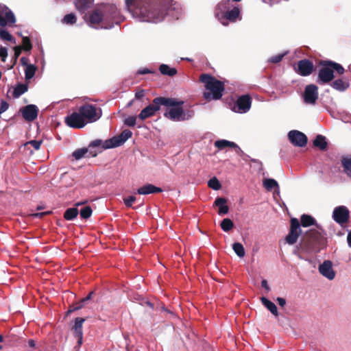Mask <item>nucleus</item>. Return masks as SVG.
Returning <instances> with one entry per match:
<instances>
[{
	"label": "nucleus",
	"mask_w": 351,
	"mask_h": 351,
	"mask_svg": "<svg viewBox=\"0 0 351 351\" xmlns=\"http://www.w3.org/2000/svg\"><path fill=\"white\" fill-rule=\"evenodd\" d=\"M119 19V12L116 5H104L93 12L89 16L88 23L96 28L99 27L108 29L113 27L112 24H108L110 21H114V23H118Z\"/></svg>",
	"instance_id": "obj_1"
},
{
	"label": "nucleus",
	"mask_w": 351,
	"mask_h": 351,
	"mask_svg": "<svg viewBox=\"0 0 351 351\" xmlns=\"http://www.w3.org/2000/svg\"><path fill=\"white\" fill-rule=\"evenodd\" d=\"M134 0H125V5L128 10L132 13L133 17L140 21L158 23L163 20L164 14L158 9H153L149 6L136 7L134 10L132 8Z\"/></svg>",
	"instance_id": "obj_2"
},
{
	"label": "nucleus",
	"mask_w": 351,
	"mask_h": 351,
	"mask_svg": "<svg viewBox=\"0 0 351 351\" xmlns=\"http://www.w3.org/2000/svg\"><path fill=\"white\" fill-rule=\"evenodd\" d=\"M215 15L218 21L224 26L228 25V22H236L241 20L240 8L234 5L230 0H223L216 6Z\"/></svg>",
	"instance_id": "obj_3"
},
{
	"label": "nucleus",
	"mask_w": 351,
	"mask_h": 351,
	"mask_svg": "<svg viewBox=\"0 0 351 351\" xmlns=\"http://www.w3.org/2000/svg\"><path fill=\"white\" fill-rule=\"evenodd\" d=\"M164 99L168 101L167 104H162V106L167 107L164 114L166 118L173 121H183L190 119L193 116L192 111L186 112L182 108L183 101L166 97H164Z\"/></svg>",
	"instance_id": "obj_4"
},
{
	"label": "nucleus",
	"mask_w": 351,
	"mask_h": 351,
	"mask_svg": "<svg viewBox=\"0 0 351 351\" xmlns=\"http://www.w3.org/2000/svg\"><path fill=\"white\" fill-rule=\"evenodd\" d=\"M199 80L204 84V97L207 101L217 100L222 97L224 84L221 82L207 74L202 75Z\"/></svg>",
	"instance_id": "obj_5"
},
{
	"label": "nucleus",
	"mask_w": 351,
	"mask_h": 351,
	"mask_svg": "<svg viewBox=\"0 0 351 351\" xmlns=\"http://www.w3.org/2000/svg\"><path fill=\"white\" fill-rule=\"evenodd\" d=\"M167 104L168 101L165 100L164 97H156L154 99L152 104H149L141 111L138 118L141 121H144L146 119L152 117L160 110V106H162V104Z\"/></svg>",
	"instance_id": "obj_6"
},
{
	"label": "nucleus",
	"mask_w": 351,
	"mask_h": 351,
	"mask_svg": "<svg viewBox=\"0 0 351 351\" xmlns=\"http://www.w3.org/2000/svg\"><path fill=\"white\" fill-rule=\"evenodd\" d=\"M80 110L87 123L95 122L102 115L101 108H97L92 104L82 106Z\"/></svg>",
	"instance_id": "obj_7"
},
{
	"label": "nucleus",
	"mask_w": 351,
	"mask_h": 351,
	"mask_svg": "<svg viewBox=\"0 0 351 351\" xmlns=\"http://www.w3.org/2000/svg\"><path fill=\"white\" fill-rule=\"evenodd\" d=\"M132 135L129 130H124L119 135L113 136L112 138L104 141L103 148L110 149L119 147L123 145Z\"/></svg>",
	"instance_id": "obj_8"
},
{
	"label": "nucleus",
	"mask_w": 351,
	"mask_h": 351,
	"mask_svg": "<svg viewBox=\"0 0 351 351\" xmlns=\"http://www.w3.org/2000/svg\"><path fill=\"white\" fill-rule=\"evenodd\" d=\"M66 123L73 128H82L87 124L80 109L78 112H74L66 117Z\"/></svg>",
	"instance_id": "obj_9"
},
{
	"label": "nucleus",
	"mask_w": 351,
	"mask_h": 351,
	"mask_svg": "<svg viewBox=\"0 0 351 351\" xmlns=\"http://www.w3.org/2000/svg\"><path fill=\"white\" fill-rule=\"evenodd\" d=\"M301 234V229L300 228L299 221L295 218L291 219V228L289 233L286 237V242L289 245L294 244Z\"/></svg>",
	"instance_id": "obj_10"
},
{
	"label": "nucleus",
	"mask_w": 351,
	"mask_h": 351,
	"mask_svg": "<svg viewBox=\"0 0 351 351\" xmlns=\"http://www.w3.org/2000/svg\"><path fill=\"white\" fill-rule=\"evenodd\" d=\"M301 224L303 227H308L312 225H315L317 228L316 234L311 233V236L315 239L318 240L324 237V230L319 225L315 224V219L311 215H302L301 217Z\"/></svg>",
	"instance_id": "obj_11"
},
{
	"label": "nucleus",
	"mask_w": 351,
	"mask_h": 351,
	"mask_svg": "<svg viewBox=\"0 0 351 351\" xmlns=\"http://www.w3.org/2000/svg\"><path fill=\"white\" fill-rule=\"evenodd\" d=\"M16 22L14 13L5 5H0V26L4 27Z\"/></svg>",
	"instance_id": "obj_12"
},
{
	"label": "nucleus",
	"mask_w": 351,
	"mask_h": 351,
	"mask_svg": "<svg viewBox=\"0 0 351 351\" xmlns=\"http://www.w3.org/2000/svg\"><path fill=\"white\" fill-rule=\"evenodd\" d=\"M288 138L291 143L297 147H302L307 143L306 136L298 130H291L288 133Z\"/></svg>",
	"instance_id": "obj_13"
},
{
	"label": "nucleus",
	"mask_w": 351,
	"mask_h": 351,
	"mask_svg": "<svg viewBox=\"0 0 351 351\" xmlns=\"http://www.w3.org/2000/svg\"><path fill=\"white\" fill-rule=\"evenodd\" d=\"M304 101L307 104H315L318 98V88L314 84H309L306 86L304 95Z\"/></svg>",
	"instance_id": "obj_14"
},
{
	"label": "nucleus",
	"mask_w": 351,
	"mask_h": 351,
	"mask_svg": "<svg viewBox=\"0 0 351 351\" xmlns=\"http://www.w3.org/2000/svg\"><path fill=\"white\" fill-rule=\"evenodd\" d=\"M318 269L319 273L329 280H332L335 278V271L332 267V263L329 260L324 261L319 265Z\"/></svg>",
	"instance_id": "obj_15"
},
{
	"label": "nucleus",
	"mask_w": 351,
	"mask_h": 351,
	"mask_svg": "<svg viewBox=\"0 0 351 351\" xmlns=\"http://www.w3.org/2000/svg\"><path fill=\"white\" fill-rule=\"evenodd\" d=\"M332 218L338 223H346L349 218V210L345 206H338L333 210Z\"/></svg>",
	"instance_id": "obj_16"
},
{
	"label": "nucleus",
	"mask_w": 351,
	"mask_h": 351,
	"mask_svg": "<svg viewBox=\"0 0 351 351\" xmlns=\"http://www.w3.org/2000/svg\"><path fill=\"white\" fill-rule=\"evenodd\" d=\"M22 116L27 121H32L36 119L38 113V108L36 105L29 104L20 110Z\"/></svg>",
	"instance_id": "obj_17"
},
{
	"label": "nucleus",
	"mask_w": 351,
	"mask_h": 351,
	"mask_svg": "<svg viewBox=\"0 0 351 351\" xmlns=\"http://www.w3.org/2000/svg\"><path fill=\"white\" fill-rule=\"evenodd\" d=\"M250 97L248 95H243L238 98L234 109L239 113H245L250 110Z\"/></svg>",
	"instance_id": "obj_18"
},
{
	"label": "nucleus",
	"mask_w": 351,
	"mask_h": 351,
	"mask_svg": "<svg viewBox=\"0 0 351 351\" xmlns=\"http://www.w3.org/2000/svg\"><path fill=\"white\" fill-rule=\"evenodd\" d=\"M313 69V64L308 60H300L298 63V71L303 76L309 75Z\"/></svg>",
	"instance_id": "obj_19"
},
{
	"label": "nucleus",
	"mask_w": 351,
	"mask_h": 351,
	"mask_svg": "<svg viewBox=\"0 0 351 351\" xmlns=\"http://www.w3.org/2000/svg\"><path fill=\"white\" fill-rule=\"evenodd\" d=\"M318 77L322 83L329 82L334 78L333 70L329 66H325L319 70Z\"/></svg>",
	"instance_id": "obj_20"
},
{
	"label": "nucleus",
	"mask_w": 351,
	"mask_h": 351,
	"mask_svg": "<svg viewBox=\"0 0 351 351\" xmlns=\"http://www.w3.org/2000/svg\"><path fill=\"white\" fill-rule=\"evenodd\" d=\"M85 319L84 318L77 317L75 320V324L73 326L74 333L76 337L78 338V343L80 345L82 343L83 332L82 325Z\"/></svg>",
	"instance_id": "obj_21"
},
{
	"label": "nucleus",
	"mask_w": 351,
	"mask_h": 351,
	"mask_svg": "<svg viewBox=\"0 0 351 351\" xmlns=\"http://www.w3.org/2000/svg\"><path fill=\"white\" fill-rule=\"evenodd\" d=\"M215 206L219 208L218 214L219 215H226L229 211V208L227 206V200L223 197H218L215 200Z\"/></svg>",
	"instance_id": "obj_22"
},
{
	"label": "nucleus",
	"mask_w": 351,
	"mask_h": 351,
	"mask_svg": "<svg viewBox=\"0 0 351 351\" xmlns=\"http://www.w3.org/2000/svg\"><path fill=\"white\" fill-rule=\"evenodd\" d=\"M350 83L348 79H337L333 81L331 86L340 92L346 90L349 87Z\"/></svg>",
	"instance_id": "obj_23"
},
{
	"label": "nucleus",
	"mask_w": 351,
	"mask_h": 351,
	"mask_svg": "<svg viewBox=\"0 0 351 351\" xmlns=\"http://www.w3.org/2000/svg\"><path fill=\"white\" fill-rule=\"evenodd\" d=\"M162 189L160 188L156 187L152 184H146L138 189L137 193L140 195H148L155 193L161 192Z\"/></svg>",
	"instance_id": "obj_24"
},
{
	"label": "nucleus",
	"mask_w": 351,
	"mask_h": 351,
	"mask_svg": "<svg viewBox=\"0 0 351 351\" xmlns=\"http://www.w3.org/2000/svg\"><path fill=\"white\" fill-rule=\"evenodd\" d=\"M261 300L263 304L275 316L278 315V308L276 304L267 299L265 297H262Z\"/></svg>",
	"instance_id": "obj_25"
},
{
	"label": "nucleus",
	"mask_w": 351,
	"mask_h": 351,
	"mask_svg": "<svg viewBox=\"0 0 351 351\" xmlns=\"http://www.w3.org/2000/svg\"><path fill=\"white\" fill-rule=\"evenodd\" d=\"M37 69V66L34 64L27 65V66L25 67L24 70L25 80L29 81L31 79H32L35 75Z\"/></svg>",
	"instance_id": "obj_26"
},
{
	"label": "nucleus",
	"mask_w": 351,
	"mask_h": 351,
	"mask_svg": "<svg viewBox=\"0 0 351 351\" xmlns=\"http://www.w3.org/2000/svg\"><path fill=\"white\" fill-rule=\"evenodd\" d=\"M28 90V86L25 84H17L14 88L12 95L14 98H19L21 95L26 93Z\"/></svg>",
	"instance_id": "obj_27"
},
{
	"label": "nucleus",
	"mask_w": 351,
	"mask_h": 351,
	"mask_svg": "<svg viewBox=\"0 0 351 351\" xmlns=\"http://www.w3.org/2000/svg\"><path fill=\"white\" fill-rule=\"evenodd\" d=\"M214 145L217 148H218L220 150L223 149L224 148L228 147H236L235 143L225 139L216 141Z\"/></svg>",
	"instance_id": "obj_28"
},
{
	"label": "nucleus",
	"mask_w": 351,
	"mask_h": 351,
	"mask_svg": "<svg viewBox=\"0 0 351 351\" xmlns=\"http://www.w3.org/2000/svg\"><path fill=\"white\" fill-rule=\"evenodd\" d=\"M159 70L162 75L169 76H173L177 73L175 68L170 67L169 65L165 64L160 66Z\"/></svg>",
	"instance_id": "obj_29"
},
{
	"label": "nucleus",
	"mask_w": 351,
	"mask_h": 351,
	"mask_svg": "<svg viewBox=\"0 0 351 351\" xmlns=\"http://www.w3.org/2000/svg\"><path fill=\"white\" fill-rule=\"evenodd\" d=\"M324 66H329L330 67L332 68V69L334 71H336L337 73L339 75H341L344 73L345 70L343 69V67L338 64V63H336V62H332V61H327V62H325L324 64H323Z\"/></svg>",
	"instance_id": "obj_30"
},
{
	"label": "nucleus",
	"mask_w": 351,
	"mask_h": 351,
	"mask_svg": "<svg viewBox=\"0 0 351 351\" xmlns=\"http://www.w3.org/2000/svg\"><path fill=\"white\" fill-rule=\"evenodd\" d=\"M313 144L315 147H319L321 149H324L327 146V143L324 136L317 135L314 140Z\"/></svg>",
	"instance_id": "obj_31"
},
{
	"label": "nucleus",
	"mask_w": 351,
	"mask_h": 351,
	"mask_svg": "<svg viewBox=\"0 0 351 351\" xmlns=\"http://www.w3.org/2000/svg\"><path fill=\"white\" fill-rule=\"evenodd\" d=\"M232 249H233L234 252H235V254L239 258L244 257L245 252V249L241 243H238V242L234 243L232 245Z\"/></svg>",
	"instance_id": "obj_32"
},
{
	"label": "nucleus",
	"mask_w": 351,
	"mask_h": 351,
	"mask_svg": "<svg viewBox=\"0 0 351 351\" xmlns=\"http://www.w3.org/2000/svg\"><path fill=\"white\" fill-rule=\"evenodd\" d=\"M341 164L345 173L351 178V157L343 158Z\"/></svg>",
	"instance_id": "obj_33"
},
{
	"label": "nucleus",
	"mask_w": 351,
	"mask_h": 351,
	"mask_svg": "<svg viewBox=\"0 0 351 351\" xmlns=\"http://www.w3.org/2000/svg\"><path fill=\"white\" fill-rule=\"evenodd\" d=\"M77 214H78V210L76 208H68L65 211L64 217L66 220H73L77 216Z\"/></svg>",
	"instance_id": "obj_34"
},
{
	"label": "nucleus",
	"mask_w": 351,
	"mask_h": 351,
	"mask_svg": "<svg viewBox=\"0 0 351 351\" xmlns=\"http://www.w3.org/2000/svg\"><path fill=\"white\" fill-rule=\"evenodd\" d=\"M263 186L268 191L271 190L273 188H278V182L271 178H267L263 180Z\"/></svg>",
	"instance_id": "obj_35"
},
{
	"label": "nucleus",
	"mask_w": 351,
	"mask_h": 351,
	"mask_svg": "<svg viewBox=\"0 0 351 351\" xmlns=\"http://www.w3.org/2000/svg\"><path fill=\"white\" fill-rule=\"evenodd\" d=\"M220 226L224 232H228L233 228L234 223L231 219L226 218L222 220Z\"/></svg>",
	"instance_id": "obj_36"
},
{
	"label": "nucleus",
	"mask_w": 351,
	"mask_h": 351,
	"mask_svg": "<svg viewBox=\"0 0 351 351\" xmlns=\"http://www.w3.org/2000/svg\"><path fill=\"white\" fill-rule=\"evenodd\" d=\"M88 149L86 148L79 149L75 150L73 153V156L75 160H80L84 157V156L87 154Z\"/></svg>",
	"instance_id": "obj_37"
},
{
	"label": "nucleus",
	"mask_w": 351,
	"mask_h": 351,
	"mask_svg": "<svg viewBox=\"0 0 351 351\" xmlns=\"http://www.w3.org/2000/svg\"><path fill=\"white\" fill-rule=\"evenodd\" d=\"M93 210L90 206H86L81 209L80 216L82 219H88L92 215Z\"/></svg>",
	"instance_id": "obj_38"
},
{
	"label": "nucleus",
	"mask_w": 351,
	"mask_h": 351,
	"mask_svg": "<svg viewBox=\"0 0 351 351\" xmlns=\"http://www.w3.org/2000/svg\"><path fill=\"white\" fill-rule=\"evenodd\" d=\"M208 185L210 188L213 190H219L221 188V184L219 180L216 178H211L208 182Z\"/></svg>",
	"instance_id": "obj_39"
},
{
	"label": "nucleus",
	"mask_w": 351,
	"mask_h": 351,
	"mask_svg": "<svg viewBox=\"0 0 351 351\" xmlns=\"http://www.w3.org/2000/svg\"><path fill=\"white\" fill-rule=\"evenodd\" d=\"M76 21L75 16L73 14H69L64 16L62 22L65 24H73Z\"/></svg>",
	"instance_id": "obj_40"
},
{
	"label": "nucleus",
	"mask_w": 351,
	"mask_h": 351,
	"mask_svg": "<svg viewBox=\"0 0 351 351\" xmlns=\"http://www.w3.org/2000/svg\"><path fill=\"white\" fill-rule=\"evenodd\" d=\"M23 49H24L26 51H30L32 45L30 42V40L27 36L23 37V47H21Z\"/></svg>",
	"instance_id": "obj_41"
},
{
	"label": "nucleus",
	"mask_w": 351,
	"mask_h": 351,
	"mask_svg": "<svg viewBox=\"0 0 351 351\" xmlns=\"http://www.w3.org/2000/svg\"><path fill=\"white\" fill-rule=\"evenodd\" d=\"M137 118L136 116H130L125 119L124 123L128 126L134 127L136 125Z\"/></svg>",
	"instance_id": "obj_42"
},
{
	"label": "nucleus",
	"mask_w": 351,
	"mask_h": 351,
	"mask_svg": "<svg viewBox=\"0 0 351 351\" xmlns=\"http://www.w3.org/2000/svg\"><path fill=\"white\" fill-rule=\"evenodd\" d=\"M0 38L3 40H12V36L6 29H0Z\"/></svg>",
	"instance_id": "obj_43"
},
{
	"label": "nucleus",
	"mask_w": 351,
	"mask_h": 351,
	"mask_svg": "<svg viewBox=\"0 0 351 351\" xmlns=\"http://www.w3.org/2000/svg\"><path fill=\"white\" fill-rule=\"evenodd\" d=\"M286 53H283L274 56L269 59V62L272 63H278L282 60V58L286 55Z\"/></svg>",
	"instance_id": "obj_44"
},
{
	"label": "nucleus",
	"mask_w": 351,
	"mask_h": 351,
	"mask_svg": "<svg viewBox=\"0 0 351 351\" xmlns=\"http://www.w3.org/2000/svg\"><path fill=\"white\" fill-rule=\"evenodd\" d=\"M8 55L7 48L5 47H0V58L2 62H5Z\"/></svg>",
	"instance_id": "obj_45"
},
{
	"label": "nucleus",
	"mask_w": 351,
	"mask_h": 351,
	"mask_svg": "<svg viewBox=\"0 0 351 351\" xmlns=\"http://www.w3.org/2000/svg\"><path fill=\"white\" fill-rule=\"evenodd\" d=\"M42 141H35L32 140L26 143V145H31L36 150H38L40 149Z\"/></svg>",
	"instance_id": "obj_46"
},
{
	"label": "nucleus",
	"mask_w": 351,
	"mask_h": 351,
	"mask_svg": "<svg viewBox=\"0 0 351 351\" xmlns=\"http://www.w3.org/2000/svg\"><path fill=\"white\" fill-rule=\"evenodd\" d=\"M136 200V197L134 196H130L128 198H124L123 202L126 206L131 207L132 206L133 202Z\"/></svg>",
	"instance_id": "obj_47"
},
{
	"label": "nucleus",
	"mask_w": 351,
	"mask_h": 351,
	"mask_svg": "<svg viewBox=\"0 0 351 351\" xmlns=\"http://www.w3.org/2000/svg\"><path fill=\"white\" fill-rule=\"evenodd\" d=\"M8 108V104L5 101L2 100L1 101L0 104V114L5 112Z\"/></svg>",
	"instance_id": "obj_48"
},
{
	"label": "nucleus",
	"mask_w": 351,
	"mask_h": 351,
	"mask_svg": "<svg viewBox=\"0 0 351 351\" xmlns=\"http://www.w3.org/2000/svg\"><path fill=\"white\" fill-rule=\"evenodd\" d=\"M22 47L21 46H16L14 47V56H15V58H18V57L19 56V55L21 54V50H22Z\"/></svg>",
	"instance_id": "obj_49"
},
{
	"label": "nucleus",
	"mask_w": 351,
	"mask_h": 351,
	"mask_svg": "<svg viewBox=\"0 0 351 351\" xmlns=\"http://www.w3.org/2000/svg\"><path fill=\"white\" fill-rule=\"evenodd\" d=\"M103 144H104V142L102 141L95 140L90 143V145L93 147H97V146L101 145V147H103Z\"/></svg>",
	"instance_id": "obj_50"
},
{
	"label": "nucleus",
	"mask_w": 351,
	"mask_h": 351,
	"mask_svg": "<svg viewBox=\"0 0 351 351\" xmlns=\"http://www.w3.org/2000/svg\"><path fill=\"white\" fill-rule=\"evenodd\" d=\"M21 64L23 66H27V65H29L30 64L29 63V61H28V59L25 57H22L21 58Z\"/></svg>",
	"instance_id": "obj_51"
},
{
	"label": "nucleus",
	"mask_w": 351,
	"mask_h": 351,
	"mask_svg": "<svg viewBox=\"0 0 351 351\" xmlns=\"http://www.w3.org/2000/svg\"><path fill=\"white\" fill-rule=\"evenodd\" d=\"M261 286L266 289L268 292L270 290V288L268 285L267 281L266 280H263L261 282Z\"/></svg>",
	"instance_id": "obj_52"
},
{
	"label": "nucleus",
	"mask_w": 351,
	"mask_h": 351,
	"mask_svg": "<svg viewBox=\"0 0 351 351\" xmlns=\"http://www.w3.org/2000/svg\"><path fill=\"white\" fill-rule=\"evenodd\" d=\"M83 306H84V304L81 303V302H80L78 305H77L76 306L73 307L72 309L69 310V313L80 310V308H82L83 307Z\"/></svg>",
	"instance_id": "obj_53"
},
{
	"label": "nucleus",
	"mask_w": 351,
	"mask_h": 351,
	"mask_svg": "<svg viewBox=\"0 0 351 351\" xmlns=\"http://www.w3.org/2000/svg\"><path fill=\"white\" fill-rule=\"evenodd\" d=\"M277 302H278L279 305L282 307H283L286 304V301L282 298H278Z\"/></svg>",
	"instance_id": "obj_54"
},
{
	"label": "nucleus",
	"mask_w": 351,
	"mask_h": 351,
	"mask_svg": "<svg viewBox=\"0 0 351 351\" xmlns=\"http://www.w3.org/2000/svg\"><path fill=\"white\" fill-rule=\"evenodd\" d=\"M47 213H49V212L36 213L32 214V216L34 217H39V218H40L43 216L47 215Z\"/></svg>",
	"instance_id": "obj_55"
},
{
	"label": "nucleus",
	"mask_w": 351,
	"mask_h": 351,
	"mask_svg": "<svg viewBox=\"0 0 351 351\" xmlns=\"http://www.w3.org/2000/svg\"><path fill=\"white\" fill-rule=\"evenodd\" d=\"M93 294V292H90L86 298L81 300V303L84 304L86 301L89 300L91 298Z\"/></svg>",
	"instance_id": "obj_56"
},
{
	"label": "nucleus",
	"mask_w": 351,
	"mask_h": 351,
	"mask_svg": "<svg viewBox=\"0 0 351 351\" xmlns=\"http://www.w3.org/2000/svg\"><path fill=\"white\" fill-rule=\"evenodd\" d=\"M150 73L151 71L148 69H142L138 71V74H147Z\"/></svg>",
	"instance_id": "obj_57"
},
{
	"label": "nucleus",
	"mask_w": 351,
	"mask_h": 351,
	"mask_svg": "<svg viewBox=\"0 0 351 351\" xmlns=\"http://www.w3.org/2000/svg\"><path fill=\"white\" fill-rule=\"evenodd\" d=\"M75 5H76V7L82 10L86 9L88 5H85L83 8H80L81 6V1H77L76 3H75Z\"/></svg>",
	"instance_id": "obj_58"
},
{
	"label": "nucleus",
	"mask_w": 351,
	"mask_h": 351,
	"mask_svg": "<svg viewBox=\"0 0 351 351\" xmlns=\"http://www.w3.org/2000/svg\"><path fill=\"white\" fill-rule=\"evenodd\" d=\"M232 148L235 149V152L237 154L241 155L243 153V151L241 149V148L236 144V147H232Z\"/></svg>",
	"instance_id": "obj_59"
},
{
	"label": "nucleus",
	"mask_w": 351,
	"mask_h": 351,
	"mask_svg": "<svg viewBox=\"0 0 351 351\" xmlns=\"http://www.w3.org/2000/svg\"><path fill=\"white\" fill-rule=\"evenodd\" d=\"M143 95H144V93H143V90H141V91H138V92H137V93H136V95H135V97H136V98H137V99H141V97H143Z\"/></svg>",
	"instance_id": "obj_60"
},
{
	"label": "nucleus",
	"mask_w": 351,
	"mask_h": 351,
	"mask_svg": "<svg viewBox=\"0 0 351 351\" xmlns=\"http://www.w3.org/2000/svg\"><path fill=\"white\" fill-rule=\"evenodd\" d=\"M347 241H348L349 247H351V232H349L348 234Z\"/></svg>",
	"instance_id": "obj_61"
},
{
	"label": "nucleus",
	"mask_w": 351,
	"mask_h": 351,
	"mask_svg": "<svg viewBox=\"0 0 351 351\" xmlns=\"http://www.w3.org/2000/svg\"><path fill=\"white\" fill-rule=\"evenodd\" d=\"M28 344L30 347H34L36 343H35V341L32 339H30L29 341H28Z\"/></svg>",
	"instance_id": "obj_62"
},
{
	"label": "nucleus",
	"mask_w": 351,
	"mask_h": 351,
	"mask_svg": "<svg viewBox=\"0 0 351 351\" xmlns=\"http://www.w3.org/2000/svg\"><path fill=\"white\" fill-rule=\"evenodd\" d=\"M86 202H77L75 204V206H82V204H85Z\"/></svg>",
	"instance_id": "obj_63"
},
{
	"label": "nucleus",
	"mask_w": 351,
	"mask_h": 351,
	"mask_svg": "<svg viewBox=\"0 0 351 351\" xmlns=\"http://www.w3.org/2000/svg\"><path fill=\"white\" fill-rule=\"evenodd\" d=\"M280 1V0H269L270 3H277V2Z\"/></svg>",
	"instance_id": "obj_64"
}]
</instances>
